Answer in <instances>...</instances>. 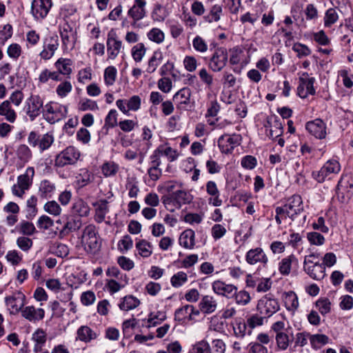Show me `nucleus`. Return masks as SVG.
Segmentation results:
<instances>
[{"label": "nucleus", "mask_w": 353, "mask_h": 353, "mask_svg": "<svg viewBox=\"0 0 353 353\" xmlns=\"http://www.w3.org/2000/svg\"><path fill=\"white\" fill-rule=\"evenodd\" d=\"M99 334L87 325L79 327L77 331V340L84 343H90L97 339Z\"/></svg>", "instance_id": "30"}, {"label": "nucleus", "mask_w": 353, "mask_h": 353, "mask_svg": "<svg viewBox=\"0 0 353 353\" xmlns=\"http://www.w3.org/2000/svg\"><path fill=\"white\" fill-rule=\"evenodd\" d=\"M73 212L80 217L88 215L90 208L86 203L82 200H79L73 204Z\"/></svg>", "instance_id": "54"}, {"label": "nucleus", "mask_w": 353, "mask_h": 353, "mask_svg": "<svg viewBox=\"0 0 353 353\" xmlns=\"http://www.w3.org/2000/svg\"><path fill=\"white\" fill-rule=\"evenodd\" d=\"M81 243L88 253L95 254L100 250L101 242L94 225L90 224L83 229Z\"/></svg>", "instance_id": "1"}, {"label": "nucleus", "mask_w": 353, "mask_h": 353, "mask_svg": "<svg viewBox=\"0 0 353 353\" xmlns=\"http://www.w3.org/2000/svg\"><path fill=\"white\" fill-rule=\"evenodd\" d=\"M163 57V56L161 51H154L148 61L146 69L147 72L150 74L153 73L157 70V67L161 63Z\"/></svg>", "instance_id": "41"}, {"label": "nucleus", "mask_w": 353, "mask_h": 353, "mask_svg": "<svg viewBox=\"0 0 353 353\" xmlns=\"http://www.w3.org/2000/svg\"><path fill=\"white\" fill-rule=\"evenodd\" d=\"M119 166L114 161H108L103 164L101 171L105 177L114 176L118 172Z\"/></svg>", "instance_id": "49"}, {"label": "nucleus", "mask_w": 353, "mask_h": 353, "mask_svg": "<svg viewBox=\"0 0 353 353\" xmlns=\"http://www.w3.org/2000/svg\"><path fill=\"white\" fill-rule=\"evenodd\" d=\"M146 48L143 43H138L132 48L131 54L136 62H141L146 53Z\"/></svg>", "instance_id": "48"}, {"label": "nucleus", "mask_w": 353, "mask_h": 353, "mask_svg": "<svg viewBox=\"0 0 353 353\" xmlns=\"http://www.w3.org/2000/svg\"><path fill=\"white\" fill-rule=\"evenodd\" d=\"M212 289L214 293L217 295L225 296L228 299L233 297V294L238 290L233 284H227L221 280L214 281L212 283Z\"/></svg>", "instance_id": "17"}, {"label": "nucleus", "mask_w": 353, "mask_h": 353, "mask_svg": "<svg viewBox=\"0 0 353 353\" xmlns=\"http://www.w3.org/2000/svg\"><path fill=\"white\" fill-rule=\"evenodd\" d=\"M166 318V314L164 312L158 311L156 314L151 313L148 316L145 327L147 328L155 327L161 324Z\"/></svg>", "instance_id": "45"}, {"label": "nucleus", "mask_w": 353, "mask_h": 353, "mask_svg": "<svg viewBox=\"0 0 353 353\" xmlns=\"http://www.w3.org/2000/svg\"><path fill=\"white\" fill-rule=\"evenodd\" d=\"M23 98V93L21 90H17L12 92L8 99L6 101H8L9 103L12 105L19 107L22 103Z\"/></svg>", "instance_id": "63"}, {"label": "nucleus", "mask_w": 353, "mask_h": 353, "mask_svg": "<svg viewBox=\"0 0 353 353\" xmlns=\"http://www.w3.org/2000/svg\"><path fill=\"white\" fill-rule=\"evenodd\" d=\"M241 137L240 134H232V135L224 134L218 139V146L222 153L229 154L241 144Z\"/></svg>", "instance_id": "13"}, {"label": "nucleus", "mask_w": 353, "mask_h": 353, "mask_svg": "<svg viewBox=\"0 0 353 353\" xmlns=\"http://www.w3.org/2000/svg\"><path fill=\"white\" fill-rule=\"evenodd\" d=\"M37 198L35 196H32L27 200L26 202V217L28 219H32L37 213Z\"/></svg>", "instance_id": "53"}, {"label": "nucleus", "mask_w": 353, "mask_h": 353, "mask_svg": "<svg viewBox=\"0 0 353 353\" xmlns=\"http://www.w3.org/2000/svg\"><path fill=\"white\" fill-rule=\"evenodd\" d=\"M223 14L222 6L218 4L214 5L210 12L204 16V19L208 23L218 22Z\"/></svg>", "instance_id": "42"}, {"label": "nucleus", "mask_w": 353, "mask_h": 353, "mask_svg": "<svg viewBox=\"0 0 353 353\" xmlns=\"http://www.w3.org/2000/svg\"><path fill=\"white\" fill-rule=\"evenodd\" d=\"M341 170L340 163L337 160L330 159L326 161L319 170L314 171L312 176L318 183H323L325 179H331Z\"/></svg>", "instance_id": "5"}, {"label": "nucleus", "mask_w": 353, "mask_h": 353, "mask_svg": "<svg viewBox=\"0 0 353 353\" xmlns=\"http://www.w3.org/2000/svg\"><path fill=\"white\" fill-rule=\"evenodd\" d=\"M206 192L212 196L209 199L210 203H212L214 206H220L222 204V201L219 198L220 192L214 181H210L207 182Z\"/></svg>", "instance_id": "32"}, {"label": "nucleus", "mask_w": 353, "mask_h": 353, "mask_svg": "<svg viewBox=\"0 0 353 353\" xmlns=\"http://www.w3.org/2000/svg\"><path fill=\"white\" fill-rule=\"evenodd\" d=\"M304 271L313 279L320 281L325 276V267L319 262L303 265Z\"/></svg>", "instance_id": "24"}, {"label": "nucleus", "mask_w": 353, "mask_h": 353, "mask_svg": "<svg viewBox=\"0 0 353 353\" xmlns=\"http://www.w3.org/2000/svg\"><path fill=\"white\" fill-rule=\"evenodd\" d=\"M136 248L142 257L148 258L152 254V245L145 239L139 240L136 243Z\"/></svg>", "instance_id": "46"}, {"label": "nucleus", "mask_w": 353, "mask_h": 353, "mask_svg": "<svg viewBox=\"0 0 353 353\" xmlns=\"http://www.w3.org/2000/svg\"><path fill=\"white\" fill-rule=\"evenodd\" d=\"M21 316L29 321H38L44 318L45 311L42 308H35L34 306H26L21 310Z\"/></svg>", "instance_id": "28"}, {"label": "nucleus", "mask_w": 353, "mask_h": 353, "mask_svg": "<svg viewBox=\"0 0 353 353\" xmlns=\"http://www.w3.org/2000/svg\"><path fill=\"white\" fill-rule=\"evenodd\" d=\"M54 141V139L52 134L49 132L39 136L36 132L32 131L29 133L28 137V143L32 147L38 146L41 152L48 150L52 145Z\"/></svg>", "instance_id": "11"}, {"label": "nucleus", "mask_w": 353, "mask_h": 353, "mask_svg": "<svg viewBox=\"0 0 353 353\" xmlns=\"http://www.w3.org/2000/svg\"><path fill=\"white\" fill-rule=\"evenodd\" d=\"M234 299L235 303L241 306L247 305L251 301V296L250 293L245 290H238L236 291V293L233 294V297Z\"/></svg>", "instance_id": "50"}, {"label": "nucleus", "mask_w": 353, "mask_h": 353, "mask_svg": "<svg viewBox=\"0 0 353 353\" xmlns=\"http://www.w3.org/2000/svg\"><path fill=\"white\" fill-rule=\"evenodd\" d=\"M4 212L10 214L6 216V225L9 227L14 225L19 221V206L14 202L8 203L3 208Z\"/></svg>", "instance_id": "25"}, {"label": "nucleus", "mask_w": 353, "mask_h": 353, "mask_svg": "<svg viewBox=\"0 0 353 353\" xmlns=\"http://www.w3.org/2000/svg\"><path fill=\"white\" fill-rule=\"evenodd\" d=\"M80 156L79 150L74 146H68L56 156L54 165L63 168L66 165H74Z\"/></svg>", "instance_id": "9"}, {"label": "nucleus", "mask_w": 353, "mask_h": 353, "mask_svg": "<svg viewBox=\"0 0 353 353\" xmlns=\"http://www.w3.org/2000/svg\"><path fill=\"white\" fill-rule=\"evenodd\" d=\"M271 331L274 334L276 347L279 350H286L290 343L292 341L293 335L290 334L289 330L285 329V323L282 321H278L272 323Z\"/></svg>", "instance_id": "4"}, {"label": "nucleus", "mask_w": 353, "mask_h": 353, "mask_svg": "<svg viewBox=\"0 0 353 353\" xmlns=\"http://www.w3.org/2000/svg\"><path fill=\"white\" fill-rule=\"evenodd\" d=\"M122 41L119 40L115 32L111 30L108 34L107 50L110 59H115L119 54Z\"/></svg>", "instance_id": "20"}, {"label": "nucleus", "mask_w": 353, "mask_h": 353, "mask_svg": "<svg viewBox=\"0 0 353 353\" xmlns=\"http://www.w3.org/2000/svg\"><path fill=\"white\" fill-rule=\"evenodd\" d=\"M299 261L296 257L291 254L285 258H283L279 263V272L284 276L288 275L290 273L292 265L298 266Z\"/></svg>", "instance_id": "33"}, {"label": "nucleus", "mask_w": 353, "mask_h": 353, "mask_svg": "<svg viewBox=\"0 0 353 353\" xmlns=\"http://www.w3.org/2000/svg\"><path fill=\"white\" fill-rule=\"evenodd\" d=\"M43 99L39 94H30L26 100L24 110L31 121H34L41 114H43L44 108Z\"/></svg>", "instance_id": "8"}, {"label": "nucleus", "mask_w": 353, "mask_h": 353, "mask_svg": "<svg viewBox=\"0 0 353 353\" xmlns=\"http://www.w3.org/2000/svg\"><path fill=\"white\" fill-rule=\"evenodd\" d=\"M55 185L48 180L41 182L39 192L42 198L51 197L55 191Z\"/></svg>", "instance_id": "44"}, {"label": "nucleus", "mask_w": 353, "mask_h": 353, "mask_svg": "<svg viewBox=\"0 0 353 353\" xmlns=\"http://www.w3.org/2000/svg\"><path fill=\"white\" fill-rule=\"evenodd\" d=\"M188 281V275L183 271L174 274L170 279V283L172 287L179 288Z\"/></svg>", "instance_id": "60"}, {"label": "nucleus", "mask_w": 353, "mask_h": 353, "mask_svg": "<svg viewBox=\"0 0 353 353\" xmlns=\"http://www.w3.org/2000/svg\"><path fill=\"white\" fill-rule=\"evenodd\" d=\"M140 303V301L135 296L127 295L121 299L119 307L121 310L128 311L137 307Z\"/></svg>", "instance_id": "39"}, {"label": "nucleus", "mask_w": 353, "mask_h": 353, "mask_svg": "<svg viewBox=\"0 0 353 353\" xmlns=\"http://www.w3.org/2000/svg\"><path fill=\"white\" fill-rule=\"evenodd\" d=\"M16 230L25 236H32L36 232V228L34 224L28 221L23 220L17 226Z\"/></svg>", "instance_id": "43"}, {"label": "nucleus", "mask_w": 353, "mask_h": 353, "mask_svg": "<svg viewBox=\"0 0 353 353\" xmlns=\"http://www.w3.org/2000/svg\"><path fill=\"white\" fill-rule=\"evenodd\" d=\"M339 19V15L334 8L328 9L324 17L325 27L330 28Z\"/></svg>", "instance_id": "62"}, {"label": "nucleus", "mask_w": 353, "mask_h": 353, "mask_svg": "<svg viewBox=\"0 0 353 353\" xmlns=\"http://www.w3.org/2000/svg\"><path fill=\"white\" fill-rule=\"evenodd\" d=\"M17 157L23 163H27L32 157L30 149L25 144L20 145L16 151Z\"/></svg>", "instance_id": "59"}, {"label": "nucleus", "mask_w": 353, "mask_h": 353, "mask_svg": "<svg viewBox=\"0 0 353 353\" xmlns=\"http://www.w3.org/2000/svg\"><path fill=\"white\" fill-rule=\"evenodd\" d=\"M117 115L118 114L116 110L112 109L109 111L108 115L105 118V124L99 134L100 137L101 134L104 135L108 134L109 128H114L119 124L117 122Z\"/></svg>", "instance_id": "38"}, {"label": "nucleus", "mask_w": 353, "mask_h": 353, "mask_svg": "<svg viewBox=\"0 0 353 353\" xmlns=\"http://www.w3.org/2000/svg\"><path fill=\"white\" fill-rule=\"evenodd\" d=\"M179 244L185 249L192 250L195 245V233L192 229L184 230L179 236Z\"/></svg>", "instance_id": "31"}, {"label": "nucleus", "mask_w": 353, "mask_h": 353, "mask_svg": "<svg viewBox=\"0 0 353 353\" xmlns=\"http://www.w3.org/2000/svg\"><path fill=\"white\" fill-rule=\"evenodd\" d=\"M192 46L195 51L204 54L208 51V46L206 41L201 36H196L192 40Z\"/></svg>", "instance_id": "57"}, {"label": "nucleus", "mask_w": 353, "mask_h": 353, "mask_svg": "<svg viewBox=\"0 0 353 353\" xmlns=\"http://www.w3.org/2000/svg\"><path fill=\"white\" fill-rule=\"evenodd\" d=\"M310 341L313 348L318 349L322 345L328 343L329 338L325 334H310Z\"/></svg>", "instance_id": "51"}, {"label": "nucleus", "mask_w": 353, "mask_h": 353, "mask_svg": "<svg viewBox=\"0 0 353 353\" xmlns=\"http://www.w3.org/2000/svg\"><path fill=\"white\" fill-rule=\"evenodd\" d=\"M210 70L214 72H221L228 62V50L224 47H217L210 57L204 58Z\"/></svg>", "instance_id": "3"}, {"label": "nucleus", "mask_w": 353, "mask_h": 353, "mask_svg": "<svg viewBox=\"0 0 353 353\" xmlns=\"http://www.w3.org/2000/svg\"><path fill=\"white\" fill-rule=\"evenodd\" d=\"M52 6V0H32L30 13L34 20L41 21L46 18Z\"/></svg>", "instance_id": "10"}, {"label": "nucleus", "mask_w": 353, "mask_h": 353, "mask_svg": "<svg viewBox=\"0 0 353 353\" xmlns=\"http://www.w3.org/2000/svg\"><path fill=\"white\" fill-rule=\"evenodd\" d=\"M191 353H212L210 345L204 341L196 343L192 347Z\"/></svg>", "instance_id": "64"}, {"label": "nucleus", "mask_w": 353, "mask_h": 353, "mask_svg": "<svg viewBox=\"0 0 353 353\" xmlns=\"http://www.w3.org/2000/svg\"><path fill=\"white\" fill-rule=\"evenodd\" d=\"M307 132L314 137L319 139H323L326 136V125L320 119H316L308 121L305 125Z\"/></svg>", "instance_id": "18"}, {"label": "nucleus", "mask_w": 353, "mask_h": 353, "mask_svg": "<svg viewBox=\"0 0 353 353\" xmlns=\"http://www.w3.org/2000/svg\"><path fill=\"white\" fill-rule=\"evenodd\" d=\"M165 157L170 162H172L177 159L179 154L177 151L171 147L161 145L150 155V166L159 168L162 163V158Z\"/></svg>", "instance_id": "6"}, {"label": "nucleus", "mask_w": 353, "mask_h": 353, "mask_svg": "<svg viewBox=\"0 0 353 353\" xmlns=\"http://www.w3.org/2000/svg\"><path fill=\"white\" fill-rule=\"evenodd\" d=\"M58 47L59 40L57 36L45 39L43 50L39 54L40 57L44 60L50 59L53 57Z\"/></svg>", "instance_id": "21"}, {"label": "nucleus", "mask_w": 353, "mask_h": 353, "mask_svg": "<svg viewBox=\"0 0 353 353\" xmlns=\"http://www.w3.org/2000/svg\"><path fill=\"white\" fill-rule=\"evenodd\" d=\"M173 195L176 209H180L183 205L190 203L193 199L192 195L185 190L173 192Z\"/></svg>", "instance_id": "35"}, {"label": "nucleus", "mask_w": 353, "mask_h": 353, "mask_svg": "<svg viewBox=\"0 0 353 353\" xmlns=\"http://www.w3.org/2000/svg\"><path fill=\"white\" fill-rule=\"evenodd\" d=\"M32 340L34 342V352H39L46 343L47 334L43 330L39 328L32 334Z\"/></svg>", "instance_id": "37"}, {"label": "nucleus", "mask_w": 353, "mask_h": 353, "mask_svg": "<svg viewBox=\"0 0 353 353\" xmlns=\"http://www.w3.org/2000/svg\"><path fill=\"white\" fill-rule=\"evenodd\" d=\"M72 61L70 59L59 58L55 63L54 66L60 73L68 78H70L72 72Z\"/></svg>", "instance_id": "36"}, {"label": "nucleus", "mask_w": 353, "mask_h": 353, "mask_svg": "<svg viewBox=\"0 0 353 353\" xmlns=\"http://www.w3.org/2000/svg\"><path fill=\"white\" fill-rule=\"evenodd\" d=\"M94 207V221L101 223L104 221L106 214L109 212L110 208L108 201L106 199H101L93 203Z\"/></svg>", "instance_id": "27"}, {"label": "nucleus", "mask_w": 353, "mask_h": 353, "mask_svg": "<svg viewBox=\"0 0 353 353\" xmlns=\"http://www.w3.org/2000/svg\"><path fill=\"white\" fill-rule=\"evenodd\" d=\"M281 208H283L288 217L294 221L296 215L300 214L303 211V205L301 196L298 194L292 196L289 199L288 203L283 207H281Z\"/></svg>", "instance_id": "14"}, {"label": "nucleus", "mask_w": 353, "mask_h": 353, "mask_svg": "<svg viewBox=\"0 0 353 353\" xmlns=\"http://www.w3.org/2000/svg\"><path fill=\"white\" fill-rule=\"evenodd\" d=\"M145 5L146 1L145 0H134V5L128 12V16L132 19L134 23L145 16Z\"/></svg>", "instance_id": "26"}, {"label": "nucleus", "mask_w": 353, "mask_h": 353, "mask_svg": "<svg viewBox=\"0 0 353 353\" xmlns=\"http://www.w3.org/2000/svg\"><path fill=\"white\" fill-rule=\"evenodd\" d=\"M282 301L286 310L292 313L299 307V299L296 294L293 291L285 292L282 294Z\"/></svg>", "instance_id": "29"}, {"label": "nucleus", "mask_w": 353, "mask_h": 353, "mask_svg": "<svg viewBox=\"0 0 353 353\" xmlns=\"http://www.w3.org/2000/svg\"><path fill=\"white\" fill-rule=\"evenodd\" d=\"M50 252L56 256L64 258L69 254L68 247L61 243H55L50 247Z\"/></svg>", "instance_id": "56"}, {"label": "nucleus", "mask_w": 353, "mask_h": 353, "mask_svg": "<svg viewBox=\"0 0 353 353\" xmlns=\"http://www.w3.org/2000/svg\"><path fill=\"white\" fill-rule=\"evenodd\" d=\"M337 194L342 202H347L353 194V180L342 177L337 185Z\"/></svg>", "instance_id": "19"}, {"label": "nucleus", "mask_w": 353, "mask_h": 353, "mask_svg": "<svg viewBox=\"0 0 353 353\" xmlns=\"http://www.w3.org/2000/svg\"><path fill=\"white\" fill-rule=\"evenodd\" d=\"M256 309L261 315L270 318L280 310V304L273 295L268 294L259 300Z\"/></svg>", "instance_id": "7"}, {"label": "nucleus", "mask_w": 353, "mask_h": 353, "mask_svg": "<svg viewBox=\"0 0 353 353\" xmlns=\"http://www.w3.org/2000/svg\"><path fill=\"white\" fill-rule=\"evenodd\" d=\"M218 307L217 300L212 295H204L199 303V308L205 315L214 313Z\"/></svg>", "instance_id": "23"}, {"label": "nucleus", "mask_w": 353, "mask_h": 353, "mask_svg": "<svg viewBox=\"0 0 353 353\" xmlns=\"http://www.w3.org/2000/svg\"><path fill=\"white\" fill-rule=\"evenodd\" d=\"M191 90L188 88H183L173 96V101L176 108L181 110H187L188 105L190 103Z\"/></svg>", "instance_id": "22"}, {"label": "nucleus", "mask_w": 353, "mask_h": 353, "mask_svg": "<svg viewBox=\"0 0 353 353\" xmlns=\"http://www.w3.org/2000/svg\"><path fill=\"white\" fill-rule=\"evenodd\" d=\"M82 225L80 218H72L68 220L60 231V235L66 236L69 233L77 231L81 228Z\"/></svg>", "instance_id": "40"}, {"label": "nucleus", "mask_w": 353, "mask_h": 353, "mask_svg": "<svg viewBox=\"0 0 353 353\" xmlns=\"http://www.w3.org/2000/svg\"><path fill=\"white\" fill-rule=\"evenodd\" d=\"M26 296L20 291L14 292L12 295L6 297V303L9 307L11 314H15L23 309Z\"/></svg>", "instance_id": "16"}, {"label": "nucleus", "mask_w": 353, "mask_h": 353, "mask_svg": "<svg viewBox=\"0 0 353 353\" xmlns=\"http://www.w3.org/2000/svg\"><path fill=\"white\" fill-rule=\"evenodd\" d=\"M0 116L3 117L7 121L14 123L17 114L12 105L8 101H3L0 104Z\"/></svg>", "instance_id": "34"}, {"label": "nucleus", "mask_w": 353, "mask_h": 353, "mask_svg": "<svg viewBox=\"0 0 353 353\" xmlns=\"http://www.w3.org/2000/svg\"><path fill=\"white\" fill-rule=\"evenodd\" d=\"M67 114V106L50 101L44 105L42 115L48 123L53 124L65 118Z\"/></svg>", "instance_id": "2"}, {"label": "nucleus", "mask_w": 353, "mask_h": 353, "mask_svg": "<svg viewBox=\"0 0 353 353\" xmlns=\"http://www.w3.org/2000/svg\"><path fill=\"white\" fill-rule=\"evenodd\" d=\"M92 174L85 168L80 170V173L77 176V183L80 187H84L91 182Z\"/></svg>", "instance_id": "61"}, {"label": "nucleus", "mask_w": 353, "mask_h": 353, "mask_svg": "<svg viewBox=\"0 0 353 353\" xmlns=\"http://www.w3.org/2000/svg\"><path fill=\"white\" fill-rule=\"evenodd\" d=\"M29 172H31L32 175L34 174V169L29 168L26 174L19 176L17 178V183L25 190H28L32 185V179L28 175Z\"/></svg>", "instance_id": "58"}, {"label": "nucleus", "mask_w": 353, "mask_h": 353, "mask_svg": "<svg viewBox=\"0 0 353 353\" xmlns=\"http://www.w3.org/2000/svg\"><path fill=\"white\" fill-rule=\"evenodd\" d=\"M314 82V77H309L307 73H303L299 78V84L297 88L298 95L303 99L306 98L309 94L314 95L315 94Z\"/></svg>", "instance_id": "15"}, {"label": "nucleus", "mask_w": 353, "mask_h": 353, "mask_svg": "<svg viewBox=\"0 0 353 353\" xmlns=\"http://www.w3.org/2000/svg\"><path fill=\"white\" fill-rule=\"evenodd\" d=\"M147 37L151 41L160 44L163 43L165 39V34L159 28H153L148 32Z\"/></svg>", "instance_id": "52"}, {"label": "nucleus", "mask_w": 353, "mask_h": 353, "mask_svg": "<svg viewBox=\"0 0 353 353\" xmlns=\"http://www.w3.org/2000/svg\"><path fill=\"white\" fill-rule=\"evenodd\" d=\"M105 274L110 279H113L118 281H123V286H125L128 283V276L125 274H123L121 272L119 269L116 266L109 267Z\"/></svg>", "instance_id": "47"}, {"label": "nucleus", "mask_w": 353, "mask_h": 353, "mask_svg": "<svg viewBox=\"0 0 353 353\" xmlns=\"http://www.w3.org/2000/svg\"><path fill=\"white\" fill-rule=\"evenodd\" d=\"M245 259L250 265H259L263 268H265L269 262L268 256L260 247L249 250L245 254Z\"/></svg>", "instance_id": "12"}, {"label": "nucleus", "mask_w": 353, "mask_h": 353, "mask_svg": "<svg viewBox=\"0 0 353 353\" xmlns=\"http://www.w3.org/2000/svg\"><path fill=\"white\" fill-rule=\"evenodd\" d=\"M265 128H270L269 132H267V135L272 139L280 137L283 133L281 123L277 121H275L274 124L268 121V125H265Z\"/></svg>", "instance_id": "55"}]
</instances>
